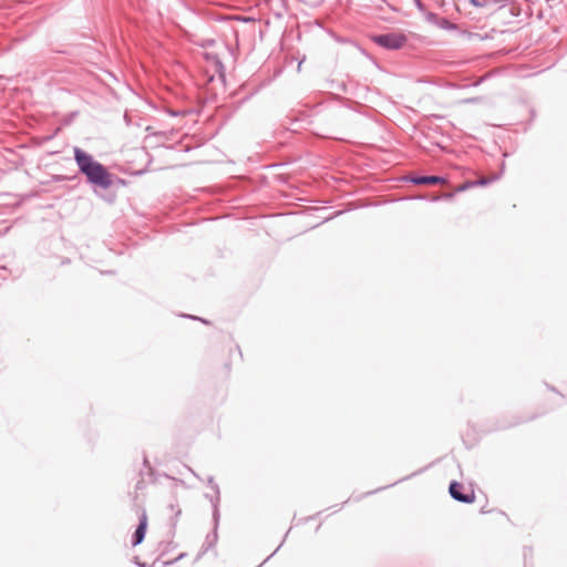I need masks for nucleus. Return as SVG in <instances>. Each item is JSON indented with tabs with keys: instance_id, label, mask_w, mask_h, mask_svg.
Masks as SVG:
<instances>
[{
	"instance_id": "1",
	"label": "nucleus",
	"mask_w": 567,
	"mask_h": 567,
	"mask_svg": "<svg viewBox=\"0 0 567 567\" xmlns=\"http://www.w3.org/2000/svg\"><path fill=\"white\" fill-rule=\"evenodd\" d=\"M74 159L90 184L106 188V168L102 164L80 147H74Z\"/></svg>"
},
{
	"instance_id": "2",
	"label": "nucleus",
	"mask_w": 567,
	"mask_h": 567,
	"mask_svg": "<svg viewBox=\"0 0 567 567\" xmlns=\"http://www.w3.org/2000/svg\"><path fill=\"white\" fill-rule=\"evenodd\" d=\"M371 39L380 47L391 50L400 49L406 42V37L402 33L373 35Z\"/></svg>"
},
{
	"instance_id": "3",
	"label": "nucleus",
	"mask_w": 567,
	"mask_h": 567,
	"mask_svg": "<svg viewBox=\"0 0 567 567\" xmlns=\"http://www.w3.org/2000/svg\"><path fill=\"white\" fill-rule=\"evenodd\" d=\"M462 489L463 485L457 482H453L450 485V494L454 499L466 504L473 503L475 501L474 492L471 491L470 493L464 494L462 493Z\"/></svg>"
},
{
	"instance_id": "4",
	"label": "nucleus",
	"mask_w": 567,
	"mask_h": 567,
	"mask_svg": "<svg viewBox=\"0 0 567 567\" xmlns=\"http://www.w3.org/2000/svg\"><path fill=\"white\" fill-rule=\"evenodd\" d=\"M147 525H148L147 516L145 513H143L140 518V524L134 534V540H133L134 546H136L143 542V539L145 537L146 529H147Z\"/></svg>"
},
{
	"instance_id": "5",
	"label": "nucleus",
	"mask_w": 567,
	"mask_h": 567,
	"mask_svg": "<svg viewBox=\"0 0 567 567\" xmlns=\"http://www.w3.org/2000/svg\"><path fill=\"white\" fill-rule=\"evenodd\" d=\"M413 182L415 184H444L446 181L443 177L439 176H422L414 178Z\"/></svg>"
},
{
	"instance_id": "6",
	"label": "nucleus",
	"mask_w": 567,
	"mask_h": 567,
	"mask_svg": "<svg viewBox=\"0 0 567 567\" xmlns=\"http://www.w3.org/2000/svg\"><path fill=\"white\" fill-rule=\"evenodd\" d=\"M227 353L230 355V357H236V359H241V352L239 350V348L235 344H229L226 349Z\"/></svg>"
},
{
	"instance_id": "7",
	"label": "nucleus",
	"mask_w": 567,
	"mask_h": 567,
	"mask_svg": "<svg viewBox=\"0 0 567 567\" xmlns=\"http://www.w3.org/2000/svg\"><path fill=\"white\" fill-rule=\"evenodd\" d=\"M494 179H495V177H482L472 183L474 184V187L475 186H485V185L489 184L491 182H493Z\"/></svg>"
},
{
	"instance_id": "8",
	"label": "nucleus",
	"mask_w": 567,
	"mask_h": 567,
	"mask_svg": "<svg viewBox=\"0 0 567 567\" xmlns=\"http://www.w3.org/2000/svg\"><path fill=\"white\" fill-rule=\"evenodd\" d=\"M472 187H474V184L472 182L467 181V182L461 184L460 186H457L455 188L454 193H461V192H464V190H466L468 188H472Z\"/></svg>"
},
{
	"instance_id": "9",
	"label": "nucleus",
	"mask_w": 567,
	"mask_h": 567,
	"mask_svg": "<svg viewBox=\"0 0 567 567\" xmlns=\"http://www.w3.org/2000/svg\"><path fill=\"white\" fill-rule=\"evenodd\" d=\"M473 4L476 7H487L491 4L487 0H472Z\"/></svg>"
},
{
	"instance_id": "10",
	"label": "nucleus",
	"mask_w": 567,
	"mask_h": 567,
	"mask_svg": "<svg viewBox=\"0 0 567 567\" xmlns=\"http://www.w3.org/2000/svg\"><path fill=\"white\" fill-rule=\"evenodd\" d=\"M454 194H455L454 192L453 193H446V194L442 195V197L446 198V199H452Z\"/></svg>"
}]
</instances>
